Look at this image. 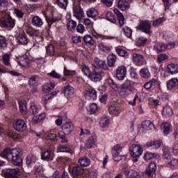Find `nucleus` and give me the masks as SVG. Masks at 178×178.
I'll use <instances>...</instances> for the list:
<instances>
[{"label": "nucleus", "mask_w": 178, "mask_h": 178, "mask_svg": "<svg viewBox=\"0 0 178 178\" xmlns=\"http://www.w3.org/2000/svg\"><path fill=\"white\" fill-rule=\"evenodd\" d=\"M1 156L10 161L15 166L23 165V152L20 148H7L1 152Z\"/></svg>", "instance_id": "1"}, {"label": "nucleus", "mask_w": 178, "mask_h": 178, "mask_svg": "<svg viewBox=\"0 0 178 178\" xmlns=\"http://www.w3.org/2000/svg\"><path fill=\"white\" fill-rule=\"evenodd\" d=\"M134 88V82L127 80L124 83L122 84L118 89V92L122 98H126L129 94L131 93Z\"/></svg>", "instance_id": "2"}, {"label": "nucleus", "mask_w": 178, "mask_h": 178, "mask_svg": "<svg viewBox=\"0 0 178 178\" xmlns=\"http://www.w3.org/2000/svg\"><path fill=\"white\" fill-rule=\"evenodd\" d=\"M15 19H12L10 15H6L4 17L1 18L0 21V26L6 30H12L15 27Z\"/></svg>", "instance_id": "3"}, {"label": "nucleus", "mask_w": 178, "mask_h": 178, "mask_svg": "<svg viewBox=\"0 0 178 178\" xmlns=\"http://www.w3.org/2000/svg\"><path fill=\"white\" fill-rule=\"evenodd\" d=\"M102 77H104V72L99 71V69L97 67H95V69L89 75V79H90L91 81H94L95 83L101 81Z\"/></svg>", "instance_id": "4"}, {"label": "nucleus", "mask_w": 178, "mask_h": 178, "mask_svg": "<svg viewBox=\"0 0 178 178\" xmlns=\"http://www.w3.org/2000/svg\"><path fill=\"white\" fill-rule=\"evenodd\" d=\"M173 44L169 43L168 44H164V43H157L154 46V50L156 54H161V52H165L166 49H172L174 48Z\"/></svg>", "instance_id": "5"}, {"label": "nucleus", "mask_w": 178, "mask_h": 178, "mask_svg": "<svg viewBox=\"0 0 178 178\" xmlns=\"http://www.w3.org/2000/svg\"><path fill=\"white\" fill-rule=\"evenodd\" d=\"M40 76L38 75L32 76L29 80V84L30 88H31V92H37L38 89L37 88V86H38V83L40 82Z\"/></svg>", "instance_id": "6"}, {"label": "nucleus", "mask_w": 178, "mask_h": 178, "mask_svg": "<svg viewBox=\"0 0 178 178\" xmlns=\"http://www.w3.org/2000/svg\"><path fill=\"white\" fill-rule=\"evenodd\" d=\"M136 29L140 30L142 33H145V34H151V23L148 21H142Z\"/></svg>", "instance_id": "7"}, {"label": "nucleus", "mask_w": 178, "mask_h": 178, "mask_svg": "<svg viewBox=\"0 0 178 178\" xmlns=\"http://www.w3.org/2000/svg\"><path fill=\"white\" fill-rule=\"evenodd\" d=\"M13 127L17 131H24L27 129V125L24 120H17L13 123Z\"/></svg>", "instance_id": "8"}, {"label": "nucleus", "mask_w": 178, "mask_h": 178, "mask_svg": "<svg viewBox=\"0 0 178 178\" xmlns=\"http://www.w3.org/2000/svg\"><path fill=\"white\" fill-rule=\"evenodd\" d=\"M20 171L19 168L7 169L4 173V177L6 178H19V174Z\"/></svg>", "instance_id": "9"}, {"label": "nucleus", "mask_w": 178, "mask_h": 178, "mask_svg": "<svg viewBox=\"0 0 178 178\" xmlns=\"http://www.w3.org/2000/svg\"><path fill=\"white\" fill-rule=\"evenodd\" d=\"M72 176L74 178H81L84 176V168L81 165H76L73 168Z\"/></svg>", "instance_id": "10"}, {"label": "nucleus", "mask_w": 178, "mask_h": 178, "mask_svg": "<svg viewBox=\"0 0 178 178\" xmlns=\"http://www.w3.org/2000/svg\"><path fill=\"white\" fill-rule=\"evenodd\" d=\"M152 126V122L149 120H145L142 122L141 125H138V129L140 133H145L147 130H151Z\"/></svg>", "instance_id": "11"}, {"label": "nucleus", "mask_w": 178, "mask_h": 178, "mask_svg": "<svg viewBox=\"0 0 178 178\" xmlns=\"http://www.w3.org/2000/svg\"><path fill=\"white\" fill-rule=\"evenodd\" d=\"M62 130L65 134L69 135L72 134V131H74V124L71 122H65L62 126Z\"/></svg>", "instance_id": "12"}, {"label": "nucleus", "mask_w": 178, "mask_h": 178, "mask_svg": "<svg viewBox=\"0 0 178 178\" xmlns=\"http://www.w3.org/2000/svg\"><path fill=\"white\" fill-rule=\"evenodd\" d=\"M122 152V146L117 145L112 148L111 152L113 159L115 162H119L120 157L119 158V153Z\"/></svg>", "instance_id": "13"}, {"label": "nucleus", "mask_w": 178, "mask_h": 178, "mask_svg": "<svg viewBox=\"0 0 178 178\" xmlns=\"http://www.w3.org/2000/svg\"><path fill=\"white\" fill-rule=\"evenodd\" d=\"M127 69L124 65L120 66L116 70V76L118 80H124L126 77Z\"/></svg>", "instance_id": "14"}, {"label": "nucleus", "mask_w": 178, "mask_h": 178, "mask_svg": "<svg viewBox=\"0 0 178 178\" xmlns=\"http://www.w3.org/2000/svg\"><path fill=\"white\" fill-rule=\"evenodd\" d=\"M17 42L19 45H27L30 42V39H29L26 34H19L17 36Z\"/></svg>", "instance_id": "15"}, {"label": "nucleus", "mask_w": 178, "mask_h": 178, "mask_svg": "<svg viewBox=\"0 0 178 178\" xmlns=\"http://www.w3.org/2000/svg\"><path fill=\"white\" fill-rule=\"evenodd\" d=\"M73 10L74 17L78 19V20H81V19H83V17L84 16V12L83 11L81 7L80 6H76L75 7H74Z\"/></svg>", "instance_id": "16"}, {"label": "nucleus", "mask_w": 178, "mask_h": 178, "mask_svg": "<svg viewBox=\"0 0 178 178\" xmlns=\"http://www.w3.org/2000/svg\"><path fill=\"white\" fill-rule=\"evenodd\" d=\"M145 172L149 177H152V176L155 175V172H156V163L154 161H151L149 164V169L146 170Z\"/></svg>", "instance_id": "17"}, {"label": "nucleus", "mask_w": 178, "mask_h": 178, "mask_svg": "<svg viewBox=\"0 0 178 178\" xmlns=\"http://www.w3.org/2000/svg\"><path fill=\"white\" fill-rule=\"evenodd\" d=\"M41 159L42 161H54V156L52 155V153H51V151L46 149L42 150L41 152Z\"/></svg>", "instance_id": "18"}, {"label": "nucleus", "mask_w": 178, "mask_h": 178, "mask_svg": "<svg viewBox=\"0 0 178 178\" xmlns=\"http://www.w3.org/2000/svg\"><path fill=\"white\" fill-rule=\"evenodd\" d=\"M85 95L86 97H90V99H93V101H94V100L97 99V90L92 88H90L88 90H86V91L85 92Z\"/></svg>", "instance_id": "19"}, {"label": "nucleus", "mask_w": 178, "mask_h": 178, "mask_svg": "<svg viewBox=\"0 0 178 178\" xmlns=\"http://www.w3.org/2000/svg\"><path fill=\"white\" fill-rule=\"evenodd\" d=\"M87 148H95L97 147V138L91 136L86 142Z\"/></svg>", "instance_id": "20"}, {"label": "nucleus", "mask_w": 178, "mask_h": 178, "mask_svg": "<svg viewBox=\"0 0 178 178\" xmlns=\"http://www.w3.org/2000/svg\"><path fill=\"white\" fill-rule=\"evenodd\" d=\"M144 158L145 161H151V159H159L160 156L157 153L147 152L144 155Z\"/></svg>", "instance_id": "21"}, {"label": "nucleus", "mask_w": 178, "mask_h": 178, "mask_svg": "<svg viewBox=\"0 0 178 178\" xmlns=\"http://www.w3.org/2000/svg\"><path fill=\"white\" fill-rule=\"evenodd\" d=\"M147 147H154L155 149H158V148H161V145H162V141L160 140H150L147 143Z\"/></svg>", "instance_id": "22"}, {"label": "nucleus", "mask_w": 178, "mask_h": 178, "mask_svg": "<svg viewBox=\"0 0 178 178\" xmlns=\"http://www.w3.org/2000/svg\"><path fill=\"white\" fill-rule=\"evenodd\" d=\"M134 158H140L141 155H143V152H144V148L140 146V145H134Z\"/></svg>", "instance_id": "23"}, {"label": "nucleus", "mask_w": 178, "mask_h": 178, "mask_svg": "<svg viewBox=\"0 0 178 178\" xmlns=\"http://www.w3.org/2000/svg\"><path fill=\"white\" fill-rule=\"evenodd\" d=\"M63 92L65 97H70V95H73L74 89L70 85H67L63 90Z\"/></svg>", "instance_id": "24"}, {"label": "nucleus", "mask_w": 178, "mask_h": 178, "mask_svg": "<svg viewBox=\"0 0 178 178\" xmlns=\"http://www.w3.org/2000/svg\"><path fill=\"white\" fill-rule=\"evenodd\" d=\"M31 23H32L33 26H35L36 27H41V26H42V24H44L42 19L38 16L33 17L32 18Z\"/></svg>", "instance_id": "25"}, {"label": "nucleus", "mask_w": 178, "mask_h": 178, "mask_svg": "<svg viewBox=\"0 0 178 178\" xmlns=\"http://www.w3.org/2000/svg\"><path fill=\"white\" fill-rule=\"evenodd\" d=\"M162 113L165 118H170L173 115V110L170 106H165L163 109Z\"/></svg>", "instance_id": "26"}, {"label": "nucleus", "mask_w": 178, "mask_h": 178, "mask_svg": "<svg viewBox=\"0 0 178 178\" xmlns=\"http://www.w3.org/2000/svg\"><path fill=\"white\" fill-rule=\"evenodd\" d=\"M44 119H45V113L33 116L32 118V123H33V124H37V123H40L41 120H44Z\"/></svg>", "instance_id": "27"}, {"label": "nucleus", "mask_w": 178, "mask_h": 178, "mask_svg": "<svg viewBox=\"0 0 178 178\" xmlns=\"http://www.w3.org/2000/svg\"><path fill=\"white\" fill-rule=\"evenodd\" d=\"M134 62L136 66H141L144 63V57L141 54H135Z\"/></svg>", "instance_id": "28"}, {"label": "nucleus", "mask_w": 178, "mask_h": 178, "mask_svg": "<svg viewBox=\"0 0 178 178\" xmlns=\"http://www.w3.org/2000/svg\"><path fill=\"white\" fill-rule=\"evenodd\" d=\"M57 151L58 152H67L68 154H70V155H73V150L67 146L60 145L57 147Z\"/></svg>", "instance_id": "29"}, {"label": "nucleus", "mask_w": 178, "mask_h": 178, "mask_svg": "<svg viewBox=\"0 0 178 178\" xmlns=\"http://www.w3.org/2000/svg\"><path fill=\"white\" fill-rule=\"evenodd\" d=\"M95 63L99 66V67H102V69H104L106 70L108 69V65H106V63L105 61L99 59L98 57L95 58Z\"/></svg>", "instance_id": "30"}, {"label": "nucleus", "mask_w": 178, "mask_h": 178, "mask_svg": "<svg viewBox=\"0 0 178 178\" xmlns=\"http://www.w3.org/2000/svg\"><path fill=\"white\" fill-rule=\"evenodd\" d=\"M176 87H178V79L176 78L170 79L167 83V88L168 90H172V88H176Z\"/></svg>", "instance_id": "31"}, {"label": "nucleus", "mask_w": 178, "mask_h": 178, "mask_svg": "<svg viewBox=\"0 0 178 178\" xmlns=\"http://www.w3.org/2000/svg\"><path fill=\"white\" fill-rule=\"evenodd\" d=\"M114 13L118 17L120 26H123V24H124V17L123 16V14H122V13L117 8L114 9Z\"/></svg>", "instance_id": "32"}, {"label": "nucleus", "mask_w": 178, "mask_h": 178, "mask_svg": "<svg viewBox=\"0 0 178 178\" xmlns=\"http://www.w3.org/2000/svg\"><path fill=\"white\" fill-rule=\"evenodd\" d=\"M148 41V39L144 37L138 38L136 41V47H144L147 44V42Z\"/></svg>", "instance_id": "33"}, {"label": "nucleus", "mask_w": 178, "mask_h": 178, "mask_svg": "<svg viewBox=\"0 0 178 178\" xmlns=\"http://www.w3.org/2000/svg\"><path fill=\"white\" fill-rule=\"evenodd\" d=\"M163 158L166 161L171 159L172 156H170V152L169 151V147H163Z\"/></svg>", "instance_id": "34"}, {"label": "nucleus", "mask_w": 178, "mask_h": 178, "mask_svg": "<svg viewBox=\"0 0 178 178\" xmlns=\"http://www.w3.org/2000/svg\"><path fill=\"white\" fill-rule=\"evenodd\" d=\"M55 88V84L54 83L51 82L49 83H46L43 87H42V90L44 92H49V91H52L54 88Z\"/></svg>", "instance_id": "35"}, {"label": "nucleus", "mask_w": 178, "mask_h": 178, "mask_svg": "<svg viewBox=\"0 0 178 178\" xmlns=\"http://www.w3.org/2000/svg\"><path fill=\"white\" fill-rule=\"evenodd\" d=\"M140 76L143 79H149L151 77V73H149V70L147 68H143L140 70Z\"/></svg>", "instance_id": "36"}, {"label": "nucleus", "mask_w": 178, "mask_h": 178, "mask_svg": "<svg viewBox=\"0 0 178 178\" xmlns=\"http://www.w3.org/2000/svg\"><path fill=\"white\" fill-rule=\"evenodd\" d=\"M26 165L27 166L30 167V166H33V165H34V163H35V161H37V159L35 158V156H28L26 158Z\"/></svg>", "instance_id": "37"}, {"label": "nucleus", "mask_w": 178, "mask_h": 178, "mask_svg": "<svg viewBox=\"0 0 178 178\" xmlns=\"http://www.w3.org/2000/svg\"><path fill=\"white\" fill-rule=\"evenodd\" d=\"M79 163H80L81 166H90L91 161H90V159L87 157H82L79 159Z\"/></svg>", "instance_id": "38"}, {"label": "nucleus", "mask_w": 178, "mask_h": 178, "mask_svg": "<svg viewBox=\"0 0 178 178\" xmlns=\"http://www.w3.org/2000/svg\"><path fill=\"white\" fill-rule=\"evenodd\" d=\"M19 64L21 66H27V65L30 64V58H29V57H27V56H23L19 61Z\"/></svg>", "instance_id": "39"}, {"label": "nucleus", "mask_w": 178, "mask_h": 178, "mask_svg": "<svg viewBox=\"0 0 178 178\" xmlns=\"http://www.w3.org/2000/svg\"><path fill=\"white\" fill-rule=\"evenodd\" d=\"M118 8L121 10H126L129 8V2L126 0H120L118 1Z\"/></svg>", "instance_id": "40"}, {"label": "nucleus", "mask_w": 178, "mask_h": 178, "mask_svg": "<svg viewBox=\"0 0 178 178\" xmlns=\"http://www.w3.org/2000/svg\"><path fill=\"white\" fill-rule=\"evenodd\" d=\"M168 69L171 74L178 73V65L176 64H169Z\"/></svg>", "instance_id": "41"}, {"label": "nucleus", "mask_w": 178, "mask_h": 178, "mask_svg": "<svg viewBox=\"0 0 178 178\" xmlns=\"http://www.w3.org/2000/svg\"><path fill=\"white\" fill-rule=\"evenodd\" d=\"M116 63V55L111 54L108 57V65L109 67H112V66H115V63Z\"/></svg>", "instance_id": "42"}, {"label": "nucleus", "mask_w": 178, "mask_h": 178, "mask_svg": "<svg viewBox=\"0 0 178 178\" xmlns=\"http://www.w3.org/2000/svg\"><path fill=\"white\" fill-rule=\"evenodd\" d=\"M122 173L127 176V178H134V170L130 168L128 172L126 171V168H122Z\"/></svg>", "instance_id": "43"}, {"label": "nucleus", "mask_w": 178, "mask_h": 178, "mask_svg": "<svg viewBox=\"0 0 178 178\" xmlns=\"http://www.w3.org/2000/svg\"><path fill=\"white\" fill-rule=\"evenodd\" d=\"M76 26H77V23L74 20H70L67 24V30H69V31H74Z\"/></svg>", "instance_id": "44"}, {"label": "nucleus", "mask_w": 178, "mask_h": 178, "mask_svg": "<svg viewBox=\"0 0 178 178\" xmlns=\"http://www.w3.org/2000/svg\"><path fill=\"white\" fill-rule=\"evenodd\" d=\"M108 112L113 116H118L119 115V108L116 106H111L108 108Z\"/></svg>", "instance_id": "45"}, {"label": "nucleus", "mask_w": 178, "mask_h": 178, "mask_svg": "<svg viewBox=\"0 0 178 178\" xmlns=\"http://www.w3.org/2000/svg\"><path fill=\"white\" fill-rule=\"evenodd\" d=\"M87 16L88 17H96L98 15V11L95 10V8H90L87 10Z\"/></svg>", "instance_id": "46"}, {"label": "nucleus", "mask_w": 178, "mask_h": 178, "mask_svg": "<svg viewBox=\"0 0 178 178\" xmlns=\"http://www.w3.org/2000/svg\"><path fill=\"white\" fill-rule=\"evenodd\" d=\"M59 138L61 140V143H67V139H66V133H65V131L63 129L58 131V133Z\"/></svg>", "instance_id": "47"}, {"label": "nucleus", "mask_w": 178, "mask_h": 178, "mask_svg": "<svg viewBox=\"0 0 178 178\" xmlns=\"http://www.w3.org/2000/svg\"><path fill=\"white\" fill-rule=\"evenodd\" d=\"M47 54L51 56L55 55V46L54 44H49L46 47Z\"/></svg>", "instance_id": "48"}, {"label": "nucleus", "mask_w": 178, "mask_h": 178, "mask_svg": "<svg viewBox=\"0 0 178 178\" xmlns=\"http://www.w3.org/2000/svg\"><path fill=\"white\" fill-rule=\"evenodd\" d=\"M161 127H163V131L165 136H168L170 133V124L165 122L161 125Z\"/></svg>", "instance_id": "49"}, {"label": "nucleus", "mask_w": 178, "mask_h": 178, "mask_svg": "<svg viewBox=\"0 0 178 178\" xmlns=\"http://www.w3.org/2000/svg\"><path fill=\"white\" fill-rule=\"evenodd\" d=\"M67 0H57L56 1V4L59 8H61L62 9H66L67 8V3H68Z\"/></svg>", "instance_id": "50"}, {"label": "nucleus", "mask_w": 178, "mask_h": 178, "mask_svg": "<svg viewBox=\"0 0 178 178\" xmlns=\"http://www.w3.org/2000/svg\"><path fill=\"white\" fill-rule=\"evenodd\" d=\"M99 124L101 127H108L109 125V120L106 117H103L100 119Z\"/></svg>", "instance_id": "51"}, {"label": "nucleus", "mask_w": 178, "mask_h": 178, "mask_svg": "<svg viewBox=\"0 0 178 178\" xmlns=\"http://www.w3.org/2000/svg\"><path fill=\"white\" fill-rule=\"evenodd\" d=\"M106 18L108 22H111V23H116V19L115 18V15L112 13V12H108L106 14Z\"/></svg>", "instance_id": "52"}, {"label": "nucleus", "mask_w": 178, "mask_h": 178, "mask_svg": "<svg viewBox=\"0 0 178 178\" xmlns=\"http://www.w3.org/2000/svg\"><path fill=\"white\" fill-rule=\"evenodd\" d=\"M83 40L86 44H89L90 45H94V40H92V38H91V35H86L83 38Z\"/></svg>", "instance_id": "53"}, {"label": "nucleus", "mask_w": 178, "mask_h": 178, "mask_svg": "<svg viewBox=\"0 0 178 178\" xmlns=\"http://www.w3.org/2000/svg\"><path fill=\"white\" fill-rule=\"evenodd\" d=\"M47 140H51V141H58V136L56 134H47L45 135Z\"/></svg>", "instance_id": "54"}, {"label": "nucleus", "mask_w": 178, "mask_h": 178, "mask_svg": "<svg viewBox=\"0 0 178 178\" xmlns=\"http://www.w3.org/2000/svg\"><path fill=\"white\" fill-rule=\"evenodd\" d=\"M122 31L126 37H127L128 38H130V37H131V33H133V31L131 30V29L129 28V26H125L122 28Z\"/></svg>", "instance_id": "55"}, {"label": "nucleus", "mask_w": 178, "mask_h": 178, "mask_svg": "<svg viewBox=\"0 0 178 178\" xmlns=\"http://www.w3.org/2000/svg\"><path fill=\"white\" fill-rule=\"evenodd\" d=\"M6 38L3 35H0V47L1 48H6L8 47Z\"/></svg>", "instance_id": "56"}, {"label": "nucleus", "mask_w": 178, "mask_h": 178, "mask_svg": "<svg viewBox=\"0 0 178 178\" xmlns=\"http://www.w3.org/2000/svg\"><path fill=\"white\" fill-rule=\"evenodd\" d=\"M44 173V170L42 168V165H39L37 167L35 172H34V175L36 176V177L38 176H42Z\"/></svg>", "instance_id": "57"}, {"label": "nucleus", "mask_w": 178, "mask_h": 178, "mask_svg": "<svg viewBox=\"0 0 178 178\" xmlns=\"http://www.w3.org/2000/svg\"><path fill=\"white\" fill-rule=\"evenodd\" d=\"M81 70L83 73H84L85 76H88V77H90V75L91 74V72L90 71V68L88 67V66L86 65H83L81 66Z\"/></svg>", "instance_id": "58"}, {"label": "nucleus", "mask_w": 178, "mask_h": 178, "mask_svg": "<svg viewBox=\"0 0 178 178\" xmlns=\"http://www.w3.org/2000/svg\"><path fill=\"white\" fill-rule=\"evenodd\" d=\"M26 33L27 34H29V35H33L35 37L39 34L38 31L30 27L26 29Z\"/></svg>", "instance_id": "59"}, {"label": "nucleus", "mask_w": 178, "mask_h": 178, "mask_svg": "<svg viewBox=\"0 0 178 178\" xmlns=\"http://www.w3.org/2000/svg\"><path fill=\"white\" fill-rule=\"evenodd\" d=\"M10 56H9V54H6L3 56V62L6 66H9L10 65Z\"/></svg>", "instance_id": "60"}, {"label": "nucleus", "mask_w": 178, "mask_h": 178, "mask_svg": "<svg viewBox=\"0 0 178 178\" xmlns=\"http://www.w3.org/2000/svg\"><path fill=\"white\" fill-rule=\"evenodd\" d=\"M31 115H37L38 113V108L35 105H31L29 109Z\"/></svg>", "instance_id": "61"}, {"label": "nucleus", "mask_w": 178, "mask_h": 178, "mask_svg": "<svg viewBox=\"0 0 178 178\" xmlns=\"http://www.w3.org/2000/svg\"><path fill=\"white\" fill-rule=\"evenodd\" d=\"M116 52L120 56H122V57L127 56L128 55L127 51H126V50L122 48H117Z\"/></svg>", "instance_id": "62"}, {"label": "nucleus", "mask_w": 178, "mask_h": 178, "mask_svg": "<svg viewBox=\"0 0 178 178\" xmlns=\"http://www.w3.org/2000/svg\"><path fill=\"white\" fill-rule=\"evenodd\" d=\"M63 73L64 76H74V74H76V71L69 70L66 67H64Z\"/></svg>", "instance_id": "63"}, {"label": "nucleus", "mask_w": 178, "mask_h": 178, "mask_svg": "<svg viewBox=\"0 0 178 178\" xmlns=\"http://www.w3.org/2000/svg\"><path fill=\"white\" fill-rule=\"evenodd\" d=\"M108 83L109 84L110 87L113 88L115 91H118V86L116 83H115V81H113V79H108Z\"/></svg>", "instance_id": "64"}]
</instances>
